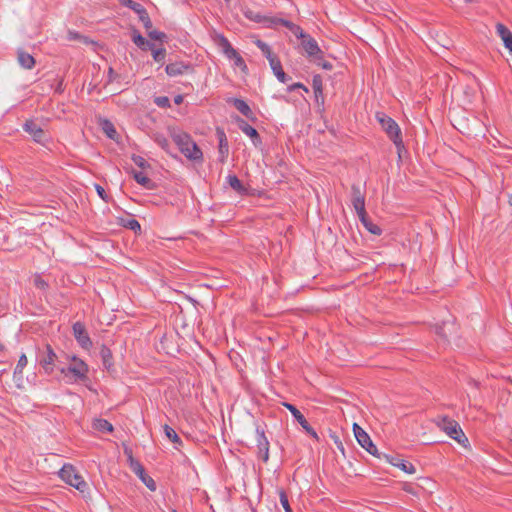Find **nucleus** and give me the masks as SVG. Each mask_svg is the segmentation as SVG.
<instances>
[{
	"label": "nucleus",
	"mask_w": 512,
	"mask_h": 512,
	"mask_svg": "<svg viewBox=\"0 0 512 512\" xmlns=\"http://www.w3.org/2000/svg\"><path fill=\"white\" fill-rule=\"evenodd\" d=\"M169 134L180 152L191 161H202L203 153L192 137L179 129H169Z\"/></svg>",
	"instance_id": "f257e3e1"
},
{
	"label": "nucleus",
	"mask_w": 512,
	"mask_h": 512,
	"mask_svg": "<svg viewBox=\"0 0 512 512\" xmlns=\"http://www.w3.org/2000/svg\"><path fill=\"white\" fill-rule=\"evenodd\" d=\"M376 118L381 125V128L386 132L388 137L395 144L398 155L401 157V152L404 149V144L401 137V130L399 125L389 116L384 113H377Z\"/></svg>",
	"instance_id": "f03ea898"
},
{
	"label": "nucleus",
	"mask_w": 512,
	"mask_h": 512,
	"mask_svg": "<svg viewBox=\"0 0 512 512\" xmlns=\"http://www.w3.org/2000/svg\"><path fill=\"white\" fill-rule=\"evenodd\" d=\"M88 365L76 356L71 357V363L67 367L60 368V373L69 378L70 382H84L88 379Z\"/></svg>",
	"instance_id": "7ed1b4c3"
},
{
	"label": "nucleus",
	"mask_w": 512,
	"mask_h": 512,
	"mask_svg": "<svg viewBox=\"0 0 512 512\" xmlns=\"http://www.w3.org/2000/svg\"><path fill=\"white\" fill-rule=\"evenodd\" d=\"M354 210L359 218V221L369 233L377 236L381 235L382 229L372 221L365 210V202L363 197H354Z\"/></svg>",
	"instance_id": "20e7f679"
},
{
	"label": "nucleus",
	"mask_w": 512,
	"mask_h": 512,
	"mask_svg": "<svg viewBox=\"0 0 512 512\" xmlns=\"http://www.w3.org/2000/svg\"><path fill=\"white\" fill-rule=\"evenodd\" d=\"M436 424L450 438L454 439L458 443H464L468 441L460 425L455 420L449 417H441L437 419Z\"/></svg>",
	"instance_id": "39448f33"
},
{
	"label": "nucleus",
	"mask_w": 512,
	"mask_h": 512,
	"mask_svg": "<svg viewBox=\"0 0 512 512\" xmlns=\"http://www.w3.org/2000/svg\"><path fill=\"white\" fill-rule=\"evenodd\" d=\"M60 478L76 488L80 492H84L87 489V483L83 480V477L77 473L75 467L71 464H65L59 471Z\"/></svg>",
	"instance_id": "423d86ee"
},
{
	"label": "nucleus",
	"mask_w": 512,
	"mask_h": 512,
	"mask_svg": "<svg viewBox=\"0 0 512 512\" xmlns=\"http://www.w3.org/2000/svg\"><path fill=\"white\" fill-rule=\"evenodd\" d=\"M57 358V354L54 352L50 344L47 343L42 348H38L37 361L43 368L45 374H53Z\"/></svg>",
	"instance_id": "0eeeda50"
},
{
	"label": "nucleus",
	"mask_w": 512,
	"mask_h": 512,
	"mask_svg": "<svg viewBox=\"0 0 512 512\" xmlns=\"http://www.w3.org/2000/svg\"><path fill=\"white\" fill-rule=\"evenodd\" d=\"M119 1L123 6L133 10L136 13V16L139 17V21L143 24V26L146 30H149L152 28V21L150 19V16L142 4L135 2L133 0H119Z\"/></svg>",
	"instance_id": "6e6552de"
},
{
	"label": "nucleus",
	"mask_w": 512,
	"mask_h": 512,
	"mask_svg": "<svg viewBox=\"0 0 512 512\" xmlns=\"http://www.w3.org/2000/svg\"><path fill=\"white\" fill-rule=\"evenodd\" d=\"M354 438L357 440L359 445L364 448L368 453L373 456L378 455L377 447L372 442L370 436L360 427L357 423L354 422Z\"/></svg>",
	"instance_id": "1a4fd4ad"
},
{
	"label": "nucleus",
	"mask_w": 512,
	"mask_h": 512,
	"mask_svg": "<svg viewBox=\"0 0 512 512\" xmlns=\"http://www.w3.org/2000/svg\"><path fill=\"white\" fill-rule=\"evenodd\" d=\"M129 460L130 468L132 471L141 479V481L149 490L155 491L157 488L156 482L145 472L143 465L138 460H135L132 456L129 457Z\"/></svg>",
	"instance_id": "9d476101"
},
{
	"label": "nucleus",
	"mask_w": 512,
	"mask_h": 512,
	"mask_svg": "<svg viewBox=\"0 0 512 512\" xmlns=\"http://www.w3.org/2000/svg\"><path fill=\"white\" fill-rule=\"evenodd\" d=\"M301 46L307 56L312 61L322 60V50L319 48L317 41L312 38L310 35H307L303 39H301Z\"/></svg>",
	"instance_id": "9b49d317"
},
{
	"label": "nucleus",
	"mask_w": 512,
	"mask_h": 512,
	"mask_svg": "<svg viewBox=\"0 0 512 512\" xmlns=\"http://www.w3.org/2000/svg\"><path fill=\"white\" fill-rule=\"evenodd\" d=\"M72 330L76 341L83 349L88 350L92 347V341L89 337L85 325L82 322H75L72 326Z\"/></svg>",
	"instance_id": "f8f14e48"
},
{
	"label": "nucleus",
	"mask_w": 512,
	"mask_h": 512,
	"mask_svg": "<svg viewBox=\"0 0 512 512\" xmlns=\"http://www.w3.org/2000/svg\"><path fill=\"white\" fill-rule=\"evenodd\" d=\"M235 122H236L238 128L251 139V141L255 147H259L262 145V138H261L260 134L258 133V131L254 127H252L250 124H248L244 119H242L239 116L235 117Z\"/></svg>",
	"instance_id": "ddd939ff"
},
{
	"label": "nucleus",
	"mask_w": 512,
	"mask_h": 512,
	"mask_svg": "<svg viewBox=\"0 0 512 512\" xmlns=\"http://www.w3.org/2000/svg\"><path fill=\"white\" fill-rule=\"evenodd\" d=\"M256 442L258 448V457L267 462L269 459V441L265 435V431L261 426L256 427Z\"/></svg>",
	"instance_id": "4468645a"
},
{
	"label": "nucleus",
	"mask_w": 512,
	"mask_h": 512,
	"mask_svg": "<svg viewBox=\"0 0 512 512\" xmlns=\"http://www.w3.org/2000/svg\"><path fill=\"white\" fill-rule=\"evenodd\" d=\"M23 130L30 134L37 143L44 144L48 141L46 132L34 120H27L23 124Z\"/></svg>",
	"instance_id": "2eb2a0df"
},
{
	"label": "nucleus",
	"mask_w": 512,
	"mask_h": 512,
	"mask_svg": "<svg viewBox=\"0 0 512 512\" xmlns=\"http://www.w3.org/2000/svg\"><path fill=\"white\" fill-rule=\"evenodd\" d=\"M283 406L286 407L291 412L295 420L309 435H311L315 439H318L316 431L311 427V425L308 423L304 415L293 404L284 402Z\"/></svg>",
	"instance_id": "dca6fc26"
},
{
	"label": "nucleus",
	"mask_w": 512,
	"mask_h": 512,
	"mask_svg": "<svg viewBox=\"0 0 512 512\" xmlns=\"http://www.w3.org/2000/svg\"><path fill=\"white\" fill-rule=\"evenodd\" d=\"M227 103L232 104L243 116L252 122L257 121L255 113L252 111L250 106L240 98H229Z\"/></svg>",
	"instance_id": "f3484780"
},
{
	"label": "nucleus",
	"mask_w": 512,
	"mask_h": 512,
	"mask_svg": "<svg viewBox=\"0 0 512 512\" xmlns=\"http://www.w3.org/2000/svg\"><path fill=\"white\" fill-rule=\"evenodd\" d=\"M192 66L190 64H186L183 61H177L173 63H169L165 67V71L168 76L175 77L179 75H183L188 71H192Z\"/></svg>",
	"instance_id": "a211bd4d"
},
{
	"label": "nucleus",
	"mask_w": 512,
	"mask_h": 512,
	"mask_svg": "<svg viewBox=\"0 0 512 512\" xmlns=\"http://www.w3.org/2000/svg\"><path fill=\"white\" fill-rule=\"evenodd\" d=\"M387 462L391 465L400 468L402 471L408 474H414L416 472L415 466L406 460L399 458L398 456L384 455Z\"/></svg>",
	"instance_id": "6ab92c4d"
},
{
	"label": "nucleus",
	"mask_w": 512,
	"mask_h": 512,
	"mask_svg": "<svg viewBox=\"0 0 512 512\" xmlns=\"http://www.w3.org/2000/svg\"><path fill=\"white\" fill-rule=\"evenodd\" d=\"M216 132H217V136L219 139V146H218L219 161L221 163H224L229 154V145H228L227 137H226V134L223 129L217 128Z\"/></svg>",
	"instance_id": "aec40b11"
},
{
	"label": "nucleus",
	"mask_w": 512,
	"mask_h": 512,
	"mask_svg": "<svg viewBox=\"0 0 512 512\" xmlns=\"http://www.w3.org/2000/svg\"><path fill=\"white\" fill-rule=\"evenodd\" d=\"M132 41L137 47H139L143 51L153 50V48L155 47V45L152 42L145 39L141 35V33L135 28L132 30Z\"/></svg>",
	"instance_id": "412c9836"
},
{
	"label": "nucleus",
	"mask_w": 512,
	"mask_h": 512,
	"mask_svg": "<svg viewBox=\"0 0 512 512\" xmlns=\"http://www.w3.org/2000/svg\"><path fill=\"white\" fill-rule=\"evenodd\" d=\"M496 31L502 39L504 46L512 53V32L501 23L496 25Z\"/></svg>",
	"instance_id": "4be33fe9"
},
{
	"label": "nucleus",
	"mask_w": 512,
	"mask_h": 512,
	"mask_svg": "<svg viewBox=\"0 0 512 512\" xmlns=\"http://www.w3.org/2000/svg\"><path fill=\"white\" fill-rule=\"evenodd\" d=\"M243 15L255 23H263L270 26V22H273L272 18L261 15L259 12L253 11L252 9L246 8L243 10Z\"/></svg>",
	"instance_id": "5701e85b"
},
{
	"label": "nucleus",
	"mask_w": 512,
	"mask_h": 512,
	"mask_svg": "<svg viewBox=\"0 0 512 512\" xmlns=\"http://www.w3.org/2000/svg\"><path fill=\"white\" fill-rule=\"evenodd\" d=\"M214 42L221 48L223 54L227 57L234 50L233 46L223 34L215 33L213 36Z\"/></svg>",
	"instance_id": "b1692460"
},
{
	"label": "nucleus",
	"mask_w": 512,
	"mask_h": 512,
	"mask_svg": "<svg viewBox=\"0 0 512 512\" xmlns=\"http://www.w3.org/2000/svg\"><path fill=\"white\" fill-rule=\"evenodd\" d=\"M214 42L221 48L223 54L227 57L234 50L233 46L223 34L215 33L213 36Z\"/></svg>",
	"instance_id": "393cba45"
},
{
	"label": "nucleus",
	"mask_w": 512,
	"mask_h": 512,
	"mask_svg": "<svg viewBox=\"0 0 512 512\" xmlns=\"http://www.w3.org/2000/svg\"><path fill=\"white\" fill-rule=\"evenodd\" d=\"M269 64H270V67H271L274 75L277 77V79L281 83H287L288 80L290 79V77H288L287 74L284 72L279 58L271 59V63H269Z\"/></svg>",
	"instance_id": "a878e982"
},
{
	"label": "nucleus",
	"mask_w": 512,
	"mask_h": 512,
	"mask_svg": "<svg viewBox=\"0 0 512 512\" xmlns=\"http://www.w3.org/2000/svg\"><path fill=\"white\" fill-rule=\"evenodd\" d=\"M226 181L229 184V186L239 195L243 196L248 194L247 188L243 185V183L235 174H229L226 178Z\"/></svg>",
	"instance_id": "bb28decb"
},
{
	"label": "nucleus",
	"mask_w": 512,
	"mask_h": 512,
	"mask_svg": "<svg viewBox=\"0 0 512 512\" xmlns=\"http://www.w3.org/2000/svg\"><path fill=\"white\" fill-rule=\"evenodd\" d=\"M134 180L148 190H153L156 188V184L152 181L148 176H146L143 172L134 171L133 172Z\"/></svg>",
	"instance_id": "cd10ccee"
},
{
	"label": "nucleus",
	"mask_w": 512,
	"mask_h": 512,
	"mask_svg": "<svg viewBox=\"0 0 512 512\" xmlns=\"http://www.w3.org/2000/svg\"><path fill=\"white\" fill-rule=\"evenodd\" d=\"M18 62L25 69H32L35 65L34 57L22 50L18 52Z\"/></svg>",
	"instance_id": "c85d7f7f"
},
{
	"label": "nucleus",
	"mask_w": 512,
	"mask_h": 512,
	"mask_svg": "<svg viewBox=\"0 0 512 512\" xmlns=\"http://www.w3.org/2000/svg\"><path fill=\"white\" fill-rule=\"evenodd\" d=\"M163 430H164V433H165V436L175 444V448L178 449L179 446L182 445V440L181 438L179 437V435L176 433V431L170 427L169 425L165 424L163 426Z\"/></svg>",
	"instance_id": "c756f323"
},
{
	"label": "nucleus",
	"mask_w": 512,
	"mask_h": 512,
	"mask_svg": "<svg viewBox=\"0 0 512 512\" xmlns=\"http://www.w3.org/2000/svg\"><path fill=\"white\" fill-rule=\"evenodd\" d=\"M255 44L256 46L261 50V52L263 53V55L267 58V60L269 61V63H271V59H277L278 56L275 55L270 46L265 43L264 41L260 40V39H257L255 41Z\"/></svg>",
	"instance_id": "7c9ffc66"
},
{
	"label": "nucleus",
	"mask_w": 512,
	"mask_h": 512,
	"mask_svg": "<svg viewBox=\"0 0 512 512\" xmlns=\"http://www.w3.org/2000/svg\"><path fill=\"white\" fill-rule=\"evenodd\" d=\"M227 58L231 61H233L234 65L238 68H240L242 71H245L247 70V65L244 61V59L242 58V56L238 53V51L236 49H234L232 51V53H230Z\"/></svg>",
	"instance_id": "2f4dec72"
},
{
	"label": "nucleus",
	"mask_w": 512,
	"mask_h": 512,
	"mask_svg": "<svg viewBox=\"0 0 512 512\" xmlns=\"http://www.w3.org/2000/svg\"><path fill=\"white\" fill-rule=\"evenodd\" d=\"M153 140L155 143H157L165 152H167L169 155L173 156V153L171 151V145L168 141V139L162 135V134H155L153 136Z\"/></svg>",
	"instance_id": "473e14b6"
},
{
	"label": "nucleus",
	"mask_w": 512,
	"mask_h": 512,
	"mask_svg": "<svg viewBox=\"0 0 512 512\" xmlns=\"http://www.w3.org/2000/svg\"><path fill=\"white\" fill-rule=\"evenodd\" d=\"M101 127L108 138L115 139V137L117 136V131L111 121H109L108 119H104L101 122Z\"/></svg>",
	"instance_id": "72a5a7b5"
},
{
	"label": "nucleus",
	"mask_w": 512,
	"mask_h": 512,
	"mask_svg": "<svg viewBox=\"0 0 512 512\" xmlns=\"http://www.w3.org/2000/svg\"><path fill=\"white\" fill-rule=\"evenodd\" d=\"M100 356H101L104 367L109 369L112 366L111 350L107 346L102 345V347L100 349Z\"/></svg>",
	"instance_id": "f704fd0d"
},
{
	"label": "nucleus",
	"mask_w": 512,
	"mask_h": 512,
	"mask_svg": "<svg viewBox=\"0 0 512 512\" xmlns=\"http://www.w3.org/2000/svg\"><path fill=\"white\" fill-rule=\"evenodd\" d=\"M93 427L103 433L112 432L113 426L106 419H96L93 423Z\"/></svg>",
	"instance_id": "c9c22d12"
},
{
	"label": "nucleus",
	"mask_w": 512,
	"mask_h": 512,
	"mask_svg": "<svg viewBox=\"0 0 512 512\" xmlns=\"http://www.w3.org/2000/svg\"><path fill=\"white\" fill-rule=\"evenodd\" d=\"M146 31H147L149 38L152 40H156V41H160V42H164L167 40V35L164 32L152 30V28L149 30H146Z\"/></svg>",
	"instance_id": "e433bc0d"
},
{
	"label": "nucleus",
	"mask_w": 512,
	"mask_h": 512,
	"mask_svg": "<svg viewBox=\"0 0 512 512\" xmlns=\"http://www.w3.org/2000/svg\"><path fill=\"white\" fill-rule=\"evenodd\" d=\"M279 498H280V503L283 506L285 512H293L292 508L289 504L288 496H287L285 490H283V489L279 490Z\"/></svg>",
	"instance_id": "4c0bfd02"
},
{
	"label": "nucleus",
	"mask_w": 512,
	"mask_h": 512,
	"mask_svg": "<svg viewBox=\"0 0 512 512\" xmlns=\"http://www.w3.org/2000/svg\"><path fill=\"white\" fill-rule=\"evenodd\" d=\"M313 89H314V94H315L316 100L318 101V98L323 96L322 82H321V79L319 76H314V78H313Z\"/></svg>",
	"instance_id": "58836bf2"
},
{
	"label": "nucleus",
	"mask_w": 512,
	"mask_h": 512,
	"mask_svg": "<svg viewBox=\"0 0 512 512\" xmlns=\"http://www.w3.org/2000/svg\"><path fill=\"white\" fill-rule=\"evenodd\" d=\"M28 360L25 354L19 357L18 363L14 369V375L22 374L23 369L27 366Z\"/></svg>",
	"instance_id": "ea45409f"
},
{
	"label": "nucleus",
	"mask_w": 512,
	"mask_h": 512,
	"mask_svg": "<svg viewBox=\"0 0 512 512\" xmlns=\"http://www.w3.org/2000/svg\"><path fill=\"white\" fill-rule=\"evenodd\" d=\"M152 55H153V59L156 62L163 63L164 59H165V56H166V49L163 48V47L159 48V49H154L153 48Z\"/></svg>",
	"instance_id": "a19ab883"
},
{
	"label": "nucleus",
	"mask_w": 512,
	"mask_h": 512,
	"mask_svg": "<svg viewBox=\"0 0 512 512\" xmlns=\"http://www.w3.org/2000/svg\"><path fill=\"white\" fill-rule=\"evenodd\" d=\"M154 103L159 108H169L170 105V99L167 96H158L154 98Z\"/></svg>",
	"instance_id": "79ce46f5"
},
{
	"label": "nucleus",
	"mask_w": 512,
	"mask_h": 512,
	"mask_svg": "<svg viewBox=\"0 0 512 512\" xmlns=\"http://www.w3.org/2000/svg\"><path fill=\"white\" fill-rule=\"evenodd\" d=\"M124 226L134 232H138L141 230L140 223L134 218L127 220Z\"/></svg>",
	"instance_id": "37998d69"
},
{
	"label": "nucleus",
	"mask_w": 512,
	"mask_h": 512,
	"mask_svg": "<svg viewBox=\"0 0 512 512\" xmlns=\"http://www.w3.org/2000/svg\"><path fill=\"white\" fill-rule=\"evenodd\" d=\"M132 160L133 162L140 168L142 169H145L147 167H150L149 163L142 157V156H139V155H133L132 156Z\"/></svg>",
	"instance_id": "c03bdc74"
},
{
	"label": "nucleus",
	"mask_w": 512,
	"mask_h": 512,
	"mask_svg": "<svg viewBox=\"0 0 512 512\" xmlns=\"http://www.w3.org/2000/svg\"><path fill=\"white\" fill-rule=\"evenodd\" d=\"M34 285L40 290H46L49 286L48 283L40 275H36L34 277Z\"/></svg>",
	"instance_id": "a18cd8bd"
},
{
	"label": "nucleus",
	"mask_w": 512,
	"mask_h": 512,
	"mask_svg": "<svg viewBox=\"0 0 512 512\" xmlns=\"http://www.w3.org/2000/svg\"><path fill=\"white\" fill-rule=\"evenodd\" d=\"M95 189H96V192H97L98 196L102 200H104L106 203H108L109 200H110V197L106 193L105 189L101 185H99V184H95Z\"/></svg>",
	"instance_id": "49530a36"
},
{
	"label": "nucleus",
	"mask_w": 512,
	"mask_h": 512,
	"mask_svg": "<svg viewBox=\"0 0 512 512\" xmlns=\"http://www.w3.org/2000/svg\"><path fill=\"white\" fill-rule=\"evenodd\" d=\"M276 23H279L281 24L282 26L288 28L289 30H291V28L293 27L294 23H292L291 21L289 20H285V19H273V22H270V25L271 24H276Z\"/></svg>",
	"instance_id": "de8ad7c7"
},
{
	"label": "nucleus",
	"mask_w": 512,
	"mask_h": 512,
	"mask_svg": "<svg viewBox=\"0 0 512 512\" xmlns=\"http://www.w3.org/2000/svg\"><path fill=\"white\" fill-rule=\"evenodd\" d=\"M292 33H294L297 37L303 39L304 37H306L308 34H305L302 30V28L296 24L293 25V27L291 28L290 30Z\"/></svg>",
	"instance_id": "09e8293b"
},
{
	"label": "nucleus",
	"mask_w": 512,
	"mask_h": 512,
	"mask_svg": "<svg viewBox=\"0 0 512 512\" xmlns=\"http://www.w3.org/2000/svg\"><path fill=\"white\" fill-rule=\"evenodd\" d=\"M107 82L108 83H112L114 82L117 78H119V75L113 70L112 67H109L108 69V74H107Z\"/></svg>",
	"instance_id": "8fccbe9b"
},
{
	"label": "nucleus",
	"mask_w": 512,
	"mask_h": 512,
	"mask_svg": "<svg viewBox=\"0 0 512 512\" xmlns=\"http://www.w3.org/2000/svg\"><path fill=\"white\" fill-rule=\"evenodd\" d=\"M314 63H316L318 66H321L322 68L326 69V70H331L332 69V64L326 60H324L322 58V60H318V61H313Z\"/></svg>",
	"instance_id": "3c124183"
},
{
	"label": "nucleus",
	"mask_w": 512,
	"mask_h": 512,
	"mask_svg": "<svg viewBox=\"0 0 512 512\" xmlns=\"http://www.w3.org/2000/svg\"><path fill=\"white\" fill-rule=\"evenodd\" d=\"M68 39L69 40H81V39H84V37L82 35H80L78 32L69 31L68 32Z\"/></svg>",
	"instance_id": "603ef678"
},
{
	"label": "nucleus",
	"mask_w": 512,
	"mask_h": 512,
	"mask_svg": "<svg viewBox=\"0 0 512 512\" xmlns=\"http://www.w3.org/2000/svg\"><path fill=\"white\" fill-rule=\"evenodd\" d=\"M296 89H303L308 92V89L302 83H294L288 87L289 91H295Z\"/></svg>",
	"instance_id": "864d4df0"
},
{
	"label": "nucleus",
	"mask_w": 512,
	"mask_h": 512,
	"mask_svg": "<svg viewBox=\"0 0 512 512\" xmlns=\"http://www.w3.org/2000/svg\"><path fill=\"white\" fill-rule=\"evenodd\" d=\"M64 91V86H63V79H60L56 88H55V92L56 93H62Z\"/></svg>",
	"instance_id": "5fc2aeb1"
},
{
	"label": "nucleus",
	"mask_w": 512,
	"mask_h": 512,
	"mask_svg": "<svg viewBox=\"0 0 512 512\" xmlns=\"http://www.w3.org/2000/svg\"><path fill=\"white\" fill-rule=\"evenodd\" d=\"M335 444L337 448L341 451V453L344 454V446L338 438L335 439Z\"/></svg>",
	"instance_id": "6e6d98bb"
},
{
	"label": "nucleus",
	"mask_w": 512,
	"mask_h": 512,
	"mask_svg": "<svg viewBox=\"0 0 512 512\" xmlns=\"http://www.w3.org/2000/svg\"><path fill=\"white\" fill-rule=\"evenodd\" d=\"M183 100H184V98H183V96H182V95H177V96H175V98H174V102H175V104H177V105L182 104Z\"/></svg>",
	"instance_id": "4d7b16f0"
},
{
	"label": "nucleus",
	"mask_w": 512,
	"mask_h": 512,
	"mask_svg": "<svg viewBox=\"0 0 512 512\" xmlns=\"http://www.w3.org/2000/svg\"><path fill=\"white\" fill-rule=\"evenodd\" d=\"M473 1H474V0H465V2H467V3H471V2H473Z\"/></svg>",
	"instance_id": "13d9d810"
},
{
	"label": "nucleus",
	"mask_w": 512,
	"mask_h": 512,
	"mask_svg": "<svg viewBox=\"0 0 512 512\" xmlns=\"http://www.w3.org/2000/svg\"><path fill=\"white\" fill-rule=\"evenodd\" d=\"M226 3H229L231 0H224Z\"/></svg>",
	"instance_id": "bf43d9fd"
},
{
	"label": "nucleus",
	"mask_w": 512,
	"mask_h": 512,
	"mask_svg": "<svg viewBox=\"0 0 512 512\" xmlns=\"http://www.w3.org/2000/svg\"><path fill=\"white\" fill-rule=\"evenodd\" d=\"M2 349H3V345H0V350H2Z\"/></svg>",
	"instance_id": "052dcab7"
},
{
	"label": "nucleus",
	"mask_w": 512,
	"mask_h": 512,
	"mask_svg": "<svg viewBox=\"0 0 512 512\" xmlns=\"http://www.w3.org/2000/svg\"><path fill=\"white\" fill-rule=\"evenodd\" d=\"M172 512H177V510H172Z\"/></svg>",
	"instance_id": "680f3d73"
}]
</instances>
